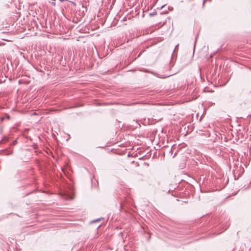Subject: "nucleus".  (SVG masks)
<instances>
[{
  "label": "nucleus",
  "instance_id": "f257e3e1",
  "mask_svg": "<svg viewBox=\"0 0 251 251\" xmlns=\"http://www.w3.org/2000/svg\"><path fill=\"white\" fill-rule=\"evenodd\" d=\"M7 119L8 120H9L10 119V116L9 115H6L5 116L1 117L0 118V120H1V121L4 120V119Z\"/></svg>",
  "mask_w": 251,
  "mask_h": 251
},
{
  "label": "nucleus",
  "instance_id": "f03ea898",
  "mask_svg": "<svg viewBox=\"0 0 251 251\" xmlns=\"http://www.w3.org/2000/svg\"><path fill=\"white\" fill-rule=\"evenodd\" d=\"M5 140H6V141H7V137H6L4 136V137L2 138V139L0 140V143H3V142H4V141H5Z\"/></svg>",
  "mask_w": 251,
  "mask_h": 251
},
{
  "label": "nucleus",
  "instance_id": "7ed1b4c3",
  "mask_svg": "<svg viewBox=\"0 0 251 251\" xmlns=\"http://www.w3.org/2000/svg\"><path fill=\"white\" fill-rule=\"evenodd\" d=\"M206 0H203V3H202V6H203V7H204V4H205V2H206Z\"/></svg>",
  "mask_w": 251,
  "mask_h": 251
},
{
  "label": "nucleus",
  "instance_id": "20e7f679",
  "mask_svg": "<svg viewBox=\"0 0 251 251\" xmlns=\"http://www.w3.org/2000/svg\"><path fill=\"white\" fill-rule=\"evenodd\" d=\"M151 15H155V14H154V13L151 14Z\"/></svg>",
  "mask_w": 251,
  "mask_h": 251
}]
</instances>
